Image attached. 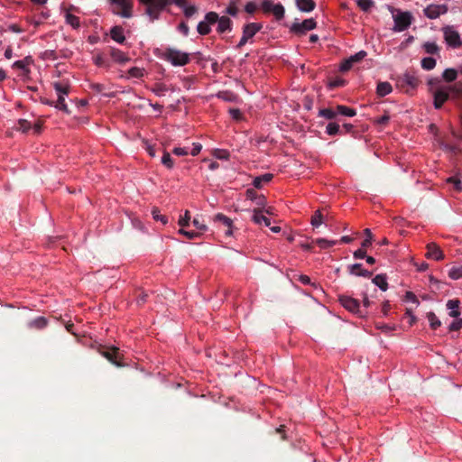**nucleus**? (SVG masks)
Returning <instances> with one entry per match:
<instances>
[{
  "mask_svg": "<svg viewBox=\"0 0 462 462\" xmlns=\"http://www.w3.org/2000/svg\"><path fill=\"white\" fill-rule=\"evenodd\" d=\"M323 223V215L320 210L315 211L311 217V225L314 227L319 226Z\"/></svg>",
  "mask_w": 462,
  "mask_h": 462,
  "instance_id": "a18cd8bd",
  "label": "nucleus"
},
{
  "mask_svg": "<svg viewBox=\"0 0 462 462\" xmlns=\"http://www.w3.org/2000/svg\"><path fill=\"white\" fill-rule=\"evenodd\" d=\"M164 58L173 66H184L189 62V54L175 49H167Z\"/></svg>",
  "mask_w": 462,
  "mask_h": 462,
  "instance_id": "7ed1b4c3",
  "label": "nucleus"
},
{
  "mask_svg": "<svg viewBox=\"0 0 462 462\" xmlns=\"http://www.w3.org/2000/svg\"><path fill=\"white\" fill-rule=\"evenodd\" d=\"M340 304L352 313L357 314L359 317H364L366 312L360 309L359 301L350 296H340Z\"/></svg>",
  "mask_w": 462,
  "mask_h": 462,
  "instance_id": "9d476101",
  "label": "nucleus"
},
{
  "mask_svg": "<svg viewBox=\"0 0 462 462\" xmlns=\"http://www.w3.org/2000/svg\"><path fill=\"white\" fill-rule=\"evenodd\" d=\"M356 3L358 7L364 12H368L374 5L373 0H357Z\"/></svg>",
  "mask_w": 462,
  "mask_h": 462,
  "instance_id": "49530a36",
  "label": "nucleus"
},
{
  "mask_svg": "<svg viewBox=\"0 0 462 462\" xmlns=\"http://www.w3.org/2000/svg\"><path fill=\"white\" fill-rule=\"evenodd\" d=\"M393 91L392 85L389 82H379L376 88V93L379 97H385Z\"/></svg>",
  "mask_w": 462,
  "mask_h": 462,
  "instance_id": "a878e982",
  "label": "nucleus"
},
{
  "mask_svg": "<svg viewBox=\"0 0 462 462\" xmlns=\"http://www.w3.org/2000/svg\"><path fill=\"white\" fill-rule=\"evenodd\" d=\"M144 69L138 68V67H133L129 69L128 75L131 78L140 79L143 76Z\"/></svg>",
  "mask_w": 462,
  "mask_h": 462,
  "instance_id": "09e8293b",
  "label": "nucleus"
},
{
  "mask_svg": "<svg viewBox=\"0 0 462 462\" xmlns=\"http://www.w3.org/2000/svg\"><path fill=\"white\" fill-rule=\"evenodd\" d=\"M217 28V31L218 33H224L226 32H230L232 30V21L227 16H218Z\"/></svg>",
  "mask_w": 462,
  "mask_h": 462,
  "instance_id": "aec40b11",
  "label": "nucleus"
},
{
  "mask_svg": "<svg viewBox=\"0 0 462 462\" xmlns=\"http://www.w3.org/2000/svg\"><path fill=\"white\" fill-rule=\"evenodd\" d=\"M456 90V87L453 86H439L433 91L434 106L439 109L443 104L448 99L450 93Z\"/></svg>",
  "mask_w": 462,
  "mask_h": 462,
  "instance_id": "20e7f679",
  "label": "nucleus"
},
{
  "mask_svg": "<svg viewBox=\"0 0 462 462\" xmlns=\"http://www.w3.org/2000/svg\"><path fill=\"white\" fill-rule=\"evenodd\" d=\"M179 233L185 236L189 239H195L201 236V233L194 231H186L183 228L179 230Z\"/></svg>",
  "mask_w": 462,
  "mask_h": 462,
  "instance_id": "3c124183",
  "label": "nucleus"
},
{
  "mask_svg": "<svg viewBox=\"0 0 462 462\" xmlns=\"http://www.w3.org/2000/svg\"><path fill=\"white\" fill-rule=\"evenodd\" d=\"M168 90L167 87L162 83H157L152 88V91L158 97H162Z\"/></svg>",
  "mask_w": 462,
  "mask_h": 462,
  "instance_id": "de8ad7c7",
  "label": "nucleus"
},
{
  "mask_svg": "<svg viewBox=\"0 0 462 462\" xmlns=\"http://www.w3.org/2000/svg\"><path fill=\"white\" fill-rule=\"evenodd\" d=\"M145 6V14L151 21L159 19L161 14L171 5V0H139Z\"/></svg>",
  "mask_w": 462,
  "mask_h": 462,
  "instance_id": "f257e3e1",
  "label": "nucleus"
},
{
  "mask_svg": "<svg viewBox=\"0 0 462 462\" xmlns=\"http://www.w3.org/2000/svg\"><path fill=\"white\" fill-rule=\"evenodd\" d=\"M446 182L447 184L452 185L456 191L462 190V183L461 180L458 178V175H451L446 179Z\"/></svg>",
  "mask_w": 462,
  "mask_h": 462,
  "instance_id": "c756f323",
  "label": "nucleus"
},
{
  "mask_svg": "<svg viewBox=\"0 0 462 462\" xmlns=\"http://www.w3.org/2000/svg\"><path fill=\"white\" fill-rule=\"evenodd\" d=\"M440 147L450 157L458 158L462 153V150L457 143H451L448 140L440 142Z\"/></svg>",
  "mask_w": 462,
  "mask_h": 462,
  "instance_id": "2eb2a0df",
  "label": "nucleus"
},
{
  "mask_svg": "<svg viewBox=\"0 0 462 462\" xmlns=\"http://www.w3.org/2000/svg\"><path fill=\"white\" fill-rule=\"evenodd\" d=\"M313 243L317 244L321 249H326V248L335 245L337 243V241L328 240L325 238H317V239L313 240Z\"/></svg>",
  "mask_w": 462,
  "mask_h": 462,
  "instance_id": "f704fd0d",
  "label": "nucleus"
},
{
  "mask_svg": "<svg viewBox=\"0 0 462 462\" xmlns=\"http://www.w3.org/2000/svg\"><path fill=\"white\" fill-rule=\"evenodd\" d=\"M48 324V320L44 317H38L28 323V327L31 328L42 329Z\"/></svg>",
  "mask_w": 462,
  "mask_h": 462,
  "instance_id": "bb28decb",
  "label": "nucleus"
},
{
  "mask_svg": "<svg viewBox=\"0 0 462 462\" xmlns=\"http://www.w3.org/2000/svg\"><path fill=\"white\" fill-rule=\"evenodd\" d=\"M217 97L228 102H232L236 99V96L230 91L219 92Z\"/></svg>",
  "mask_w": 462,
  "mask_h": 462,
  "instance_id": "864d4df0",
  "label": "nucleus"
},
{
  "mask_svg": "<svg viewBox=\"0 0 462 462\" xmlns=\"http://www.w3.org/2000/svg\"><path fill=\"white\" fill-rule=\"evenodd\" d=\"M162 163L165 165L168 169H171L173 165V162L171 156L169 152H164L162 157Z\"/></svg>",
  "mask_w": 462,
  "mask_h": 462,
  "instance_id": "603ef678",
  "label": "nucleus"
},
{
  "mask_svg": "<svg viewBox=\"0 0 462 462\" xmlns=\"http://www.w3.org/2000/svg\"><path fill=\"white\" fill-rule=\"evenodd\" d=\"M427 253L426 257L430 259H434L436 261L442 260L444 258V254L440 247L435 243H430L426 246Z\"/></svg>",
  "mask_w": 462,
  "mask_h": 462,
  "instance_id": "dca6fc26",
  "label": "nucleus"
},
{
  "mask_svg": "<svg viewBox=\"0 0 462 462\" xmlns=\"http://www.w3.org/2000/svg\"><path fill=\"white\" fill-rule=\"evenodd\" d=\"M183 8V13L186 17H191L197 12V8L194 5H185Z\"/></svg>",
  "mask_w": 462,
  "mask_h": 462,
  "instance_id": "bf43d9fd",
  "label": "nucleus"
},
{
  "mask_svg": "<svg viewBox=\"0 0 462 462\" xmlns=\"http://www.w3.org/2000/svg\"><path fill=\"white\" fill-rule=\"evenodd\" d=\"M366 56V52L365 51H360L355 55H352L349 57L350 61H353V63L357 62L361 60H363Z\"/></svg>",
  "mask_w": 462,
  "mask_h": 462,
  "instance_id": "052dcab7",
  "label": "nucleus"
},
{
  "mask_svg": "<svg viewBox=\"0 0 462 462\" xmlns=\"http://www.w3.org/2000/svg\"><path fill=\"white\" fill-rule=\"evenodd\" d=\"M98 352L101 356L106 357L109 362L117 367L124 366V364L120 361L122 355L118 347L116 346H100Z\"/></svg>",
  "mask_w": 462,
  "mask_h": 462,
  "instance_id": "0eeeda50",
  "label": "nucleus"
},
{
  "mask_svg": "<svg viewBox=\"0 0 462 462\" xmlns=\"http://www.w3.org/2000/svg\"><path fill=\"white\" fill-rule=\"evenodd\" d=\"M404 81H405V83L411 86L412 88L416 87L418 84L417 78L412 75H410V74L404 75Z\"/></svg>",
  "mask_w": 462,
  "mask_h": 462,
  "instance_id": "13d9d810",
  "label": "nucleus"
},
{
  "mask_svg": "<svg viewBox=\"0 0 462 462\" xmlns=\"http://www.w3.org/2000/svg\"><path fill=\"white\" fill-rule=\"evenodd\" d=\"M218 14L215 12H208L205 15V20L199 23L197 31L200 35H208L211 32L210 25L217 23Z\"/></svg>",
  "mask_w": 462,
  "mask_h": 462,
  "instance_id": "9b49d317",
  "label": "nucleus"
},
{
  "mask_svg": "<svg viewBox=\"0 0 462 462\" xmlns=\"http://www.w3.org/2000/svg\"><path fill=\"white\" fill-rule=\"evenodd\" d=\"M421 67L426 70H431L436 66V60L432 57H426L421 60Z\"/></svg>",
  "mask_w": 462,
  "mask_h": 462,
  "instance_id": "58836bf2",
  "label": "nucleus"
},
{
  "mask_svg": "<svg viewBox=\"0 0 462 462\" xmlns=\"http://www.w3.org/2000/svg\"><path fill=\"white\" fill-rule=\"evenodd\" d=\"M240 0H230L228 6L226 7V13L231 16H236L238 14L237 3Z\"/></svg>",
  "mask_w": 462,
  "mask_h": 462,
  "instance_id": "79ce46f5",
  "label": "nucleus"
},
{
  "mask_svg": "<svg viewBox=\"0 0 462 462\" xmlns=\"http://www.w3.org/2000/svg\"><path fill=\"white\" fill-rule=\"evenodd\" d=\"M297 7L305 13L311 12L316 7V3L313 0H296Z\"/></svg>",
  "mask_w": 462,
  "mask_h": 462,
  "instance_id": "b1692460",
  "label": "nucleus"
},
{
  "mask_svg": "<svg viewBox=\"0 0 462 462\" xmlns=\"http://www.w3.org/2000/svg\"><path fill=\"white\" fill-rule=\"evenodd\" d=\"M448 277L452 280H458L462 278V265H453L448 270Z\"/></svg>",
  "mask_w": 462,
  "mask_h": 462,
  "instance_id": "473e14b6",
  "label": "nucleus"
},
{
  "mask_svg": "<svg viewBox=\"0 0 462 462\" xmlns=\"http://www.w3.org/2000/svg\"><path fill=\"white\" fill-rule=\"evenodd\" d=\"M462 328V320L456 319L448 327L449 331H458Z\"/></svg>",
  "mask_w": 462,
  "mask_h": 462,
  "instance_id": "69168bd1",
  "label": "nucleus"
},
{
  "mask_svg": "<svg viewBox=\"0 0 462 462\" xmlns=\"http://www.w3.org/2000/svg\"><path fill=\"white\" fill-rule=\"evenodd\" d=\"M372 282H373L374 284L378 286L382 291H387L388 283H387V280H386V275L385 274H377L373 279Z\"/></svg>",
  "mask_w": 462,
  "mask_h": 462,
  "instance_id": "cd10ccee",
  "label": "nucleus"
},
{
  "mask_svg": "<svg viewBox=\"0 0 462 462\" xmlns=\"http://www.w3.org/2000/svg\"><path fill=\"white\" fill-rule=\"evenodd\" d=\"M66 23L75 29L80 25L79 18L72 14H66Z\"/></svg>",
  "mask_w": 462,
  "mask_h": 462,
  "instance_id": "37998d69",
  "label": "nucleus"
},
{
  "mask_svg": "<svg viewBox=\"0 0 462 462\" xmlns=\"http://www.w3.org/2000/svg\"><path fill=\"white\" fill-rule=\"evenodd\" d=\"M65 97L66 95H58V99L55 102L54 106L57 109L65 112L66 114H69V109L65 102Z\"/></svg>",
  "mask_w": 462,
  "mask_h": 462,
  "instance_id": "2f4dec72",
  "label": "nucleus"
},
{
  "mask_svg": "<svg viewBox=\"0 0 462 462\" xmlns=\"http://www.w3.org/2000/svg\"><path fill=\"white\" fill-rule=\"evenodd\" d=\"M263 28L262 23H247L243 28V33L248 38H253L261 29Z\"/></svg>",
  "mask_w": 462,
  "mask_h": 462,
  "instance_id": "6ab92c4d",
  "label": "nucleus"
},
{
  "mask_svg": "<svg viewBox=\"0 0 462 462\" xmlns=\"http://www.w3.org/2000/svg\"><path fill=\"white\" fill-rule=\"evenodd\" d=\"M32 128V124L26 119H19L16 129L22 133H28Z\"/></svg>",
  "mask_w": 462,
  "mask_h": 462,
  "instance_id": "ea45409f",
  "label": "nucleus"
},
{
  "mask_svg": "<svg viewBox=\"0 0 462 462\" xmlns=\"http://www.w3.org/2000/svg\"><path fill=\"white\" fill-rule=\"evenodd\" d=\"M113 5V13L125 18L133 15V3L131 0H110Z\"/></svg>",
  "mask_w": 462,
  "mask_h": 462,
  "instance_id": "39448f33",
  "label": "nucleus"
},
{
  "mask_svg": "<svg viewBox=\"0 0 462 462\" xmlns=\"http://www.w3.org/2000/svg\"><path fill=\"white\" fill-rule=\"evenodd\" d=\"M393 18L394 22L393 30L398 32L407 30L413 21V16L409 11L397 10Z\"/></svg>",
  "mask_w": 462,
  "mask_h": 462,
  "instance_id": "f03ea898",
  "label": "nucleus"
},
{
  "mask_svg": "<svg viewBox=\"0 0 462 462\" xmlns=\"http://www.w3.org/2000/svg\"><path fill=\"white\" fill-rule=\"evenodd\" d=\"M261 9L263 13H272L276 20L280 21L284 17V7L282 4H274L272 0H263L261 3Z\"/></svg>",
  "mask_w": 462,
  "mask_h": 462,
  "instance_id": "6e6552de",
  "label": "nucleus"
},
{
  "mask_svg": "<svg viewBox=\"0 0 462 462\" xmlns=\"http://www.w3.org/2000/svg\"><path fill=\"white\" fill-rule=\"evenodd\" d=\"M178 30L180 32H181L184 36H188L189 32V28L188 24L185 22H181L179 26Z\"/></svg>",
  "mask_w": 462,
  "mask_h": 462,
  "instance_id": "774afa93",
  "label": "nucleus"
},
{
  "mask_svg": "<svg viewBox=\"0 0 462 462\" xmlns=\"http://www.w3.org/2000/svg\"><path fill=\"white\" fill-rule=\"evenodd\" d=\"M213 221L225 227L224 233L226 236L233 235V221L231 218L222 213H217L213 217Z\"/></svg>",
  "mask_w": 462,
  "mask_h": 462,
  "instance_id": "4468645a",
  "label": "nucleus"
},
{
  "mask_svg": "<svg viewBox=\"0 0 462 462\" xmlns=\"http://www.w3.org/2000/svg\"><path fill=\"white\" fill-rule=\"evenodd\" d=\"M42 59H45V60H54L57 59L55 51H51V50L45 51L42 53Z\"/></svg>",
  "mask_w": 462,
  "mask_h": 462,
  "instance_id": "338daca9",
  "label": "nucleus"
},
{
  "mask_svg": "<svg viewBox=\"0 0 462 462\" xmlns=\"http://www.w3.org/2000/svg\"><path fill=\"white\" fill-rule=\"evenodd\" d=\"M229 114H230L231 117L236 121L242 119V113H241L240 109H238V108H230Z\"/></svg>",
  "mask_w": 462,
  "mask_h": 462,
  "instance_id": "e2e57ef3",
  "label": "nucleus"
},
{
  "mask_svg": "<svg viewBox=\"0 0 462 462\" xmlns=\"http://www.w3.org/2000/svg\"><path fill=\"white\" fill-rule=\"evenodd\" d=\"M319 115L326 119H333L337 115V109H331V108H323L320 109L319 112Z\"/></svg>",
  "mask_w": 462,
  "mask_h": 462,
  "instance_id": "c03bdc74",
  "label": "nucleus"
},
{
  "mask_svg": "<svg viewBox=\"0 0 462 462\" xmlns=\"http://www.w3.org/2000/svg\"><path fill=\"white\" fill-rule=\"evenodd\" d=\"M33 64V59L31 56H26L23 60H16L13 63L12 68L19 70L18 77L23 80L30 79L31 66Z\"/></svg>",
  "mask_w": 462,
  "mask_h": 462,
  "instance_id": "423d86ee",
  "label": "nucleus"
},
{
  "mask_svg": "<svg viewBox=\"0 0 462 462\" xmlns=\"http://www.w3.org/2000/svg\"><path fill=\"white\" fill-rule=\"evenodd\" d=\"M256 10H257V5L254 2H248L245 5V11L247 14H253L255 13Z\"/></svg>",
  "mask_w": 462,
  "mask_h": 462,
  "instance_id": "680f3d73",
  "label": "nucleus"
},
{
  "mask_svg": "<svg viewBox=\"0 0 462 462\" xmlns=\"http://www.w3.org/2000/svg\"><path fill=\"white\" fill-rule=\"evenodd\" d=\"M110 56L114 60V61L120 64H124L129 60V58L124 51L116 48L111 49Z\"/></svg>",
  "mask_w": 462,
  "mask_h": 462,
  "instance_id": "4be33fe9",
  "label": "nucleus"
},
{
  "mask_svg": "<svg viewBox=\"0 0 462 462\" xmlns=\"http://www.w3.org/2000/svg\"><path fill=\"white\" fill-rule=\"evenodd\" d=\"M339 129L340 127L338 124L331 122L327 125L326 132L329 135H335L339 133Z\"/></svg>",
  "mask_w": 462,
  "mask_h": 462,
  "instance_id": "8fccbe9b",
  "label": "nucleus"
},
{
  "mask_svg": "<svg viewBox=\"0 0 462 462\" xmlns=\"http://www.w3.org/2000/svg\"><path fill=\"white\" fill-rule=\"evenodd\" d=\"M172 153L177 156H186L189 154V149L188 147H175Z\"/></svg>",
  "mask_w": 462,
  "mask_h": 462,
  "instance_id": "6e6d98bb",
  "label": "nucleus"
},
{
  "mask_svg": "<svg viewBox=\"0 0 462 462\" xmlns=\"http://www.w3.org/2000/svg\"><path fill=\"white\" fill-rule=\"evenodd\" d=\"M442 31L445 42L449 47L456 49L462 46V39L452 26H445Z\"/></svg>",
  "mask_w": 462,
  "mask_h": 462,
  "instance_id": "1a4fd4ad",
  "label": "nucleus"
},
{
  "mask_svg": "<svg viewBox=\"0 0 462 462\" xmlns=\"http://www.w3.org/2000/svg\"><path fill=\"white\" fill-rule=\"evenodd\" d=\"M110 36L115 42L121 44L125 41L124 29L121 26H114L110 30Z\"/></svg>",
  "mask_w": 462,
  "mask_h": 462,
  "instance_id": "5701e85b",
  "label": "nucleus"
},
{
  "mask_svg": "<svg viewBox=\"0 0 462 462\" xmlns=\"http://www.w3.org/2000/svg\"><path fill=\"white\" fill-rule=\"evenodd\" d=\"M349 272L351 274L363 276L365 278H370L373 275V273L367 270L362 269L361 263H355L349 266Z\"/></svg>",
  "mask_w": 462,
  "mask_h": 462,
  "instance_id": "412c9836",
  "label": "nucleus"
},
{
  "mask_svg": "<svg viewBox=\"0 0 462 462\" xmlns=\"http://www.w3.org/2000/svg\"><path fill=\"white\" fill-rule=\"evenodd\" d=\"M423 49L428 54H437L439 51V46L434 42H426L423 44Z\"/></svg>",
  "mask_w": 462,
  "mask_h": 462,
  "instance_id": "4c0bfd02",
  "label": "nucleus"
},
{
  "mask_svg": "<svg viewBox=\"0 0 462 462\" xmlns=\"http://www.w3.org/2000/svg\"><path fill=\"white\" fill-rule=\"evenodd\" d=\"M252 218L253 221L257 225H264L265 226H271V220L263 215V208H254Z\"/></svg>",
  "mask_w": 462,
  "mask_h": 462,
  "instance_id": "a211bd4d",
  "label": "nucleus"
},
{
  "mask_svg": "<svg viewBox=\"0 0 462 462\" xmlns=\"http://www.w3.org/2000/svg\"><path fill=\"white\" fill-rule=\"evenodd\" d=\"M442 77L447 82H452L457 79V72L454 69H446L443 71Z\"/></svg>",
  "mask_w": 462,
  "mask_h": 462,
  "instance_id": "a19ab883",
  "label": "nucleus"
},
{
  "mask_svg": "<svg viewBox=\"0 0 462 462\" xmlns=\"http://www.w3.org/2000/svg\"><path fill=\"white\" fill-rule=\"evenodd\" d=\"M427 319H428V320L430 322V326L432 329H437L438 328L440 327L441 322L438 319V317L435 315L434 312H432V311L428 312Z\"/></svg>",
  "mask_w": 462,
  "mask_h": 462,
  "instance_id": "c9c22d12",
  "label": "nucleus"
},
{
  "mask_svg": "<svg viewBox=\"0 0 462 462\" xmlns=\"http://www.w3.org/2000/svg\"><path fill=\"white\" fill-rule=\"evenodd\" d=\"M273 177V175H261V176H258V177H256L254 180L253 185L256 189H261L263 182H264V183L270 182L272 180Z\"/></svg>",
  "mask_w": 462,
  "mask_h": 462,
  "instance_id": "72a5a7b5",
  "label": "nucleus"
},
{
  "mask_svg": "<svg viewBox=\"0 0 462 462\" xmlns=\"http://www.w3.org/2000/svg\"><path fill=\"white\" fill-rule=\"evenodd\" d=\"M93 62L99 68H109V63L102 53H96L93 56Z\"/></svg>",
  "mask_w": 462,
  "mask_h": 462,
  "instance_id": "c85d7f7f",
  "label": "nucleus"
},
{
  "mask_svg": "<svg viewBox=\"0 0 462 462\" xmlns=\"http://www.w3.org/2000/svg\"><path fill=\"white\" fill-rule=\"evenodd\" d=\"M152 217H153V218L155 220L161 221L162 224H167V222H168L167 217L165 216H163V215H161L158 208H154L152 210Z\"/></svg>",
  "mask_w": 462,
  "mask_h": 462,
  "instance_id": "5fc2aeb1",
  "label": "nucleus"
},
{
  "mask_svg": "<svg viewBox=\"0 0 462 462\" xmlns=\"http://www.w3.org/2000/svg\"><path fill=\"white\" fill-rule=\"evenodd\" d=\"M255 204L259 207L258 208H263L266 205V199L263 195H258L254 200Z\"/></svg>",
  "mask_w": 462,
  "mask_h": 462,
  "instance_id": "0e129e2a",
  "label": "nucleus"
},
{
  "mask_svg": "<svg viewBox=\"0 0 462 462\" xmlns=\"http://www.w3.org/2000/svg\"><path fill=\"white\" fill-rule=\"evenodd\" d=\"M189 220H190L189 211L186 210L184 216L180 217V218L179 219V225L181 227L188 226L189 224Z\"/></svg>",
  "mask_w": 462,
  "mask_h": 462,
  "instance_id": "4d7b16f0",
  "label": "nucleus"
},
{
  "mask_svg": "<svg viewBox=\"0 0 462 462\" xmlns=\"http://www.w3.org/2000/svg\"><path fill=\"white\" fill-rule=\"evenodd\" d=\"M448 5H429L423 10L424 15L429 19H437L441 14L448 13Z\"/></svg>",
  "mask_w": 462,
  "mask_h": 462,
  "instance_id": "ddd939ff",
  "label": "nucleus"
},
{
  "mask_svg": "<svg viewBox=\"0 0 462 462\" xmlns=\"http://www.w3.org/2000/svg\"><path fill=\"white\" fill-rule=\"evenodd\" d=\"M53 88L57 92V95H66L68 96L70 91V83L67 79H62L60 81H55L52 84Z\"/></svg>",
  "mask_w": 462,
  "mask_h": 462,
  "instance_id": "f3484780",
  "label": "nucleus"
},
{
  "mask_svg": "<svg viewBox=\"0 0 462 462\" xmlns=\"http://www.w3.org/2000/svg\"><path fill=\"white\" fill-rule=\"evenodd\" d=\"M212 154L215 158L223 161H227L230 156L229 152L226 149H214Z\"/></svg>",
  "mask_w": 462,
  "mask_h": 462,
  "instance_id": "e433bc0d",
  "label": "nucleus"
},
{
  "mask_svg": "<svg viewBox=\"0 0 462 462\" xmlns=\"http://www.w3.org/2000/svg\"><path fill=\"white\" fill-rule=\"evenodd\" d=\"M460 301L458 300H449L447 302V308L450 310L449 316L452 318H458L460 311L458 310Z\"/></svg>",
  "mask_w": 462,
  "mask_h": 462,
  "instance_id": "393cba45",
  "label": "nucleus"
},
{
  "mask_svg": "<svg viewBox=\"0 0 462 462\" xmlns=\"http://www.w3.org/2000/svg\"><path fill=\"white\" fill-rule=\"evenodd\" d=\"M337 115L349 116V117L355 116L356 115V112L355 109L346 106H342V105H339L337 106Z\"/></svg>",
  "mask_w": 462,
  "mask_h": 462,
  "instance_id": "7c9ffc66",
  "label": "nucleus"
},
{
  "mask_svg": "<svg viewBox=\"0 0 462 462\" xmlns=\"http://www.w3.org/2000/svg\"><path fill=\"white\" fill-rule=\"evenodd\" d=\"M317 23L313 18L305 19L301 23H294L291 27V32L297 35H303L307 32L315 29Z\"/></svg>",
  "mask_w": 462,
  "mask_h": 462,
  "instance_id": "f8f14e48",
  "label": "nucleus"
}]
</instances>
